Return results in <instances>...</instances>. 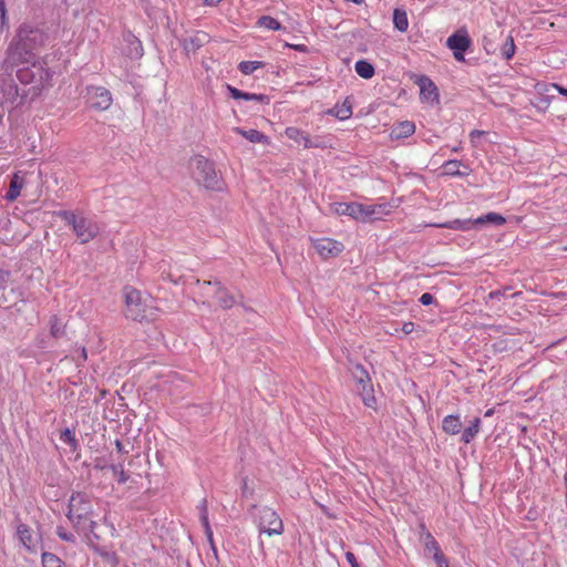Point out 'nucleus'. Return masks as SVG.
<instances>
[{
  "label": "nucleus",
  "instance_id": "nucleus-1",
  "mask_svg": "<svg viewBox=\"0 0 567 567\" xmlns=\"http://www.w3.org/2000/svg\"><path fill=\"white\" fill-rule=\"evenodd\" d=\"M48 35L40 29L21 25L16 41L8 49L4 63L11 68L32 64L39 74L42 85H50L51 73L38 60L37 52L44 47Z\"/></svg>",
  "mask_w": 567,
  "mask_h": 567
},
{
  "label": "nucleus",
  "instance_id": "nucleus-2",
  "mask_svg": "<svg viewBox=\"0 0 567 567\" xmlns=\"http://www.w3.org/2000/svg\"><path fill=\"white\" fill-rule=\"evenodd\" d=\"M91 514L92 505L89 496L82 492L73 493L69 501L66 517L73 523L74 527L89 529L95 538H99L94 534L96 523L90 519Z\"/></svg>",
  "mask_w": 567,
  "mask_h": 567
},
{
  "label": "nucleus",
  "instance_id": "nucleus-3",
  "mask_svg": "<svg viewBox=\"0 0 567 567\" xmlns=\"http://www.w3.org/2000/svg\"><path fill=\"white\" fill-rule=\"evenodd\" d=\"M54 215L72 228L81 244H86L94 239L99 234L97 225L91 219L83 216L82 213L73 210H59Z\"/></svg>",
  "mask_w": 567,
  "mask_h": 567
},
{
  "label": "nucleus",
  "instance_id": "nucleus-4",
  "mask_svg": "<svg viewBox=\"0 0 567 567\" xmlns=\"http://www.w3.org/2000/svg\"><path fill=\"white\" fill-rule=\"evenodd\" d=\"M505 218L497 213H487L476 219H453L443 224H433L437 228H449L453 230H470L473 226H483L485 224H494L501 226L505 224Z\"/></svg>",
  "mask_w": 567,
  "mask_h": 567
},
{
  "label": "nucleus",
  "instance_id": "nucleus-5",
  "mask_svg": "<svg viewBox=\"0 0 567 567\" xmlns=\"http://www.w3.org/2000/svg\"><path fill=\"white\" fill-rule=\"evenodd\" d=\"M125 317L133 321H143L147 318V306L142 298L141 291L125 287Z\"/></svg>",
  "mask_w": 567,
  "mask_h": 567
},
{
  "label": "nucleus",
  "instance_id": "nucleus-6",
  "mask_svg": "<svg viewBox=\"0 0 567 567\" xmlns=\"http://www.w3.org/2000/svg\"><path fill=\"white\" fill-rule=\"evenodd\" d=\"M350 371L353 375V379L357 381L358 391L362 396L364 405L373 408L375 404V398L373 395V385L369 372L360 363H355L352 368H350Z\"/></svg>",
  "mask_w": 567,
  "mask_h": 567
},
{
  "label": "nucleus",
  "instance_id": "nucleus-7",
  "mask_svg": "<svg viewBox=\"0 0 567 567\" xmlns=\"http://www.w3.org/2000/svg\"><path fill=\"white\" fill-rule=\"evenodd\" d=\"M258 528L260 535H281L284 533V523L279 515L272 508L262 507L259 511Z\"/></svg>",
  "mask_w": 567,
  "mask_h": 567
},
{
  "label": "nucleus",
  "instance_id": "nucleus-8",
  "mask_svg": "<svg viewBox=\"0 0 567 567\" xmlns=\"http://www.w3.org/2000/svg\"><path fill=\"white\" fill-rule=\"evenodd\" d=\"M471 43L472 41L465 30L453 33L446 40V45L453 51L455 60L461 62L465 60L464 52L470 49Z\"/></svg>",
  "mask_w": 567,
  "mask_h": 567
},
{
  "label": "nucleus",
  "instance_id": "nucleus-9",
  "mask_svg": "<svg viewBox=\"0 0 567 567\" xmlns=\"http://www.w3.org/2000/svg\"><path fill=\"white\" fill-rule=\"evenodd\" d=\"M313 247L317 252L324 259L336 257L344 249L342 243L331 238H319L313 240Z\"/></svg>",
  "mask_w": 567,
  "mask_h": 567
},
{
  "label": "nucleus",
  "instance_id": "nucleus-10",
  "mask_svg": "<svg viewBox=\"0 0 567 567\" xmlns=\"http://www.w3.org/2000/svg\"><path fill=\"white\" fill-rule=\"evenodd\" d=\"M89 103L92 109L106 110L112 104V95L109 90L95 86L89 90Z\"/></svg>",
  "mask_w": 567,
  "mask_h": 567
},
{
  "label": "nucleus",
  "instance_id": "nucleus-11",
  "mask_svg": "<svg viewBox=\"0 0 567 567\" xmlns=\"http://www.w3.org/2000/svg\"><path fill=\"white\" fill-rule=\"evenodd\" d=\"M285 135L297 145H302L306 150L321 146V143L317 138L312 140L308 133L295 126L287 127L285 130Z\"/></svg>",
  "mask_w": 567,
  "mask_h": 567
},
{
  "label": "nucleus",
  "instance_id": "nucleus-12",
  "mask_svg": "<svg viewBox=\"0 0 567 567\" xmlns=\"http://www.w3.org/2000/svg\"><path fill=\"white\" fill-rule=\"evenodd\" d=\"M188 167L192 174H197L202 177H212L213 175H216L214 164L203 155H195L190 157Z\"/></svg>",
  "mask_w": 567,
  "mask_h": 567
},
{
  "label": "nucleus",
  "instance_id": "nucleus-13",
  "mask_svg": "<svg viewBox=\"0 0 567 567\" xmlns=\"http://www.w3.org/2000/svg\"><path fill=\"white\" fill-rule=\"evenodd\" d=\"M416 84L420 87V99L422 102L433 103L437 101V87L431 79L425 75H421L416 80Z\"/></svg>",
  "mask_w": 567,
  "mask_h": 567
},
{
  "label": "nucleus",
  "instance_id": "nucleus-14",
  "mask_svg": "<svg viewBox=\"0 0 567 567\" xmlns=\"http://www.w3.org/2000/svg\"><path fill=\"white\" fill-rule=\"evenodd\" d=\"M389 213L390 208L388 204L363 205L361 221L367 223L381 219L382 216Z\"/></svg>",
  "mask_w": 567,
  "mask_h": 567
},
{
  "label": "nucleus",
  "instance_id": "nucleus-15",
  "mask_svg": "<svg viewBox=\"0 0 567 567\" xmlns=\"http://www.w3.org/2000/svg\"><path fill=\"white\" fill-rule=\"evenodd\" d=\"M28 66L20 68L17 72V76L20 82L24 84L33 83L34 87L42 90L48 85H42L39 81V74L37 69L33 68L32 64H27Z\"/></svg>",
  "mask_w": 567,
  "mask_h": 567
},
{
  "label": "nucleus",
  "instance_id": "nucleus-16",
  "mask_svg": "<svg viewBox=\"0 0 567 567\" xmlns=\"http://www.w3.org/2000/svg\"><path fill=\"white\" fill-rule=\"evenodd\" d=\"M207 41H208V34L203 31H198L188 38H185L182 41V45L187 53H195Z\"/></svg>",
  "mask_w": 567,
  "mask_h": 567
},
{
  "label": "nucleus",
  "instance_id": "nucleus-17",
  "mask_svg": "<svg viewBox=\"0 0 567 567\" xmlns=\"http://www.w3.org/2000/svg\"><path fill=\"white\" fill-rule=\"evenodd\" d=\"M363 212V204L359 203H338L336 205V213L340 215H349L357 220H361Z\"/></svg>",
  "mask_w": 567,
  "mask_h": 567
},
{
  "label": "nucleus",
  "instance_id": "nucleus-18",
  "mask_svg": "<svg viewBox=\"0 0 567 567\" xmlns=\"http://www.w3.org/2000/svg\"><path fill=\"white\" fill-rule=\"evenodd\" d=\"M214 285L217 287L214 297L217 299L219 306L223 309H230L236 303L235 297L230 295L219 281H215Z\"/></svg>",
  "mask_w": 567,
  "mask_h": 567
},
{
  "label": "nucleus",
  "instance_id": "nucleus-19",
  "mask_svg": "<svg viewBox=\"0 0 567 567\" xmlns=\"http://www.w3.org/2000/svg\"><path fill=\"white\" fill-rule=\"evenodd\" d=\"M415 132V125L411 121H402L393 126L391 137L395 140L405 138Z\"/></svg>",
  "mask_w": 567,
  "mask_h": 567
},
{
  "label": "nucleus",
  "instance_id": "nucleus-20",
  "mask_svg": "<svg viewBox=\"0 0 567 567\" xmlns=\"http://www.w3.org/2000/svg\"><path fill=\"white\" fill-rule=\"evenodd\" d=\"M442 430L446 434L455 435L458 434L462 430V422L460 415H447L442 421Z\"/></svg>",
  "mask_w": 567,
  "mask_h": 567
},
{
  "label": "nucleus",
  "instance_id": "nucleus-21",
  "mask_svg": "<svg viewBox=\"0 0 567 567\" xmlns=\"http://www.w3.org/2000/svg\"><path fill=\"white\" fill-rule=\"evenodd\" d=\"M17 535L22 545L31 553L35 551L31 529L25 524H19Z\"/></svg>",
  "mask_w": 567,
  "mask_h": 567
},
{
  "label": "nucleus",
  "instance_id": "nucleus-22",
  "mask_svg": "<svg viewBox=\"0 0 567 567\" xmlns=\"http://www.w3.org/2000/svg\"><path fill=\"white\" fill-rule=\"evenodd\" d=\"M199 518H200V523L204 527L205 535H206L208 542L210 543L212 548L215 550V546H214V542H213V530H212V527H210L209 520H208L207 501L205 498L202 501Z\"/></svg>",
  "mask_w": 567,
  "mask_h": 567
},
{
  "label": "nucleus",
  "instance_id": "nucleus-23",
  "mask_svg": "<svg viewBox=\"0 0 567 567\" xmlns=\"http://www.w3.org/2000/svg\"><path fill=\"white\" fill-rule=\"evenodd\" d=\"M334 115L341 120H348L352 115V102L349 97H347L342 103L336 104L333 109Z\"/></svg>",
  "mask_w": 567,
  "mask_h": 567
},
{
  "label": "nucleus",
  "instance_id": "nucleus-24",
  "mask_svg": "<svg viewBox=\"0 0 567 567\" xmlns=\"http://www.w3.org/2000/svg\"><path fill=\"white\" fill-rule=\"evenodd\" d=\"M234 131L252 143H268V137L257 130L245 131L236 127Z\"/></svg>",
  "mask_w": 567,
  "mask_h": 567
},
{
  "label": "nucleus",
  "instance_id": "nucleus-25",
  "mask_svg": "<svg viewBox=\"0 0 567 567\" xmlns=\"http://www.w3.org/2000/svg\"><path fill=\"white\" fill-rule=\"evenodd\" d=\"M354 70L359 76L365 80H369L374 75L373 65L365 60H359L355 62Z\"/></svg>",
  "mask_w": 567,
  "mask_h": 567
},
{
  "label": "nucleus",
  "instance_id": "nucleus-26",
  "mask_svg": "<svg viewBox=\"0 0 567 567\" xmlns=\"http://www.w3.org/2000/svg\"><path fill=\"white\" fill-rule=\"evenodd\" d=\"M10 181H11L10 186H9L7 194L4 195V198L8 202H14L20 196L21 189L24 186V179H10Z\"/></svg>",
  "mask_w": 567,
  "mask_h": 567
},
{
  "label": "nucleus",
  "instance_id": "nucleus-27",
  "mask_svg": "<svg viewBox=\"0 0 567 567\" xmlns=\"http://www.w3.org/2000/svg\"><path fill=\"white\" fill-rule=\"evenodd\" d=\"M50 334L54 339H60L65 334V324L61 321L58 316H52L50 318Z\"/></svg>",
  "mask_w": 567,
  "mask_h": 567
},
{
  "label": "nucleus",
  "instance_id": "nucleus-28",
  "mask_svg": "<svg viewBox=\"0 0 567 567\" xmlns=\"http://www.w3.org/2000/svg\"><path fill=\"white\" fill-rule=\"evenodd\" d=\"M197 184L212 192H221L226 188L225 179H197Z\"/></svg>",
  "mask_w": 567,
  "mask_h": 567
},
{
  "label": "nucleus",
  "instance_id": "nucleus-29",
  "mask_svg": "<svg viewBox=\"0 0 567 567\" xmlns=\"http://www.w3.org/2000/svg\"><path fill=\"white\" fill-rule=\"evenodd\" d=\"M393 23L394 27L401 31L405 32L409 28L408 14L404 10L395 9L393 12Z\"/></svg>",
  "mask_w": 567,
  "mask_h": 567
},
{
  "label": "nucleus",
  "instance_id": "nucleus-30",
  "mask_svg": "<svg viewBox=\"0 0 567 567\" xmlns=\"http://www.w3.org/2000/svg\"><path fill=\"white\" fill-rule=\"evenodd\" d=\"M461 166L462 164L457 161H449L443 166L442 175L450 177L466 175V172L461 171Z\"/></svg>",
  "mask_w": 567,
  "mask_h": 567
},
{
  "label": "nucleus",
  "instance_id": "nucleus-31",
  "mask_svg": "<svg viewBox=\"0 0 567 567\" xmlns=\"http://www.w3.org/2000/svg\"><path fill=\"white\" fill-rule=\"evenodd\" d=\"M481 420L480 417H475L470 426H467L462 433V441L464 443H470L474 436L478 433Z\"/></svg>",
  "mask_w": 567,
  "mask_h": 567
},
{
  "label": "nucleus",
  "instance_id": "nucleus-32",
  "mask_svg": "<svg viewBox=\"0 0 567 567\" xmlns=\"http://www.w3.org/2000/svg\"><path fill=\"white\" fill-rule=\"evenodd\" d=\"M262 66L264 63L260 61H243L239 63L238 69L243 74L249 75Z\"/></svg>",
  "mask_w": 567,
  "mask_h": 567
},
{
  "label": "nucleus",
  "instance_id": "nucleus-33",
  "mask_svg": "<svg viewBox=\"0 0 567 567\" xmlns=\"http://www.w3.org/2000/svg\"><path fill=\"white\" fill-rule=\"evenodd\" d=\"M60 440L68 444L72 452H75L79 447L74 433L68 427L61 432Z\"/></svg>",
  "mask_w": 567,
  "mask_h": 567
},
{
  "label": "nucleus",
  "instance_id": "nucleus-34",
  "mask_svg": "<svg viewBox=\"0 0 567 567\" xmlns=\"http://www.w3.org/2000/svg\"><path fill=\"white\" fill-rule=\"evenodd\" d=\"M421 542L424 545V551L426 556L440 549L439 543L435 540L431 533H425V537Z\"/></svg>",
  "mask_w": 567,
  "mask_h": 567
},
{
  "label": "nucleus",
  "instance_id": "nucleus-35",
  "mask_svg": "<svg viewBox=\"0 0 567 567\" xmlns=\"http://www.w3.org/2000/svg\"><path fill=\"white\" fill-rule=\"evenodd\" d=\"M231 96L236 100H262V95H257L255 93H246L231 85H227Z\"/></svg>",
  "mask_w": 567,
  "mask_h": 567
},
{
  "label": "nucleus",
  "instance_id": "nucleus-36",
  "mask_svg": "<svg viewBox=\"0 0 567 567\" xmlns=\"http://www.w3.org/2000/svg\"><path fill=\"white\" fill-rule=\"evenodd\" d=\"M257 24L268 30H279L281 24L278 20L269 16H262L258 19Z\"/></svg>",
  "mask_w": 567,
  "mask_h": 567
},
{
  "label": "nucleus",
  "instance_id": "nucleus-37",
  "mask_svg": "<svg viewBox=\"0 0 567 567\" xmlns=\"http://www.w3.org/2000/svg\"><path fill=\"white\" fill-rule=\"evenodd\" d=\"M515 51H516V45L514 43V39L512 35H508L506 38V41L502 45V49H501L502 55L504 59L511 60L514 56Z\"/></svg>",
  "mask_w": 567,
  "mask_h": 567
},
{
  "label": "nucleus",
  "instance_id": "nucleus-38",
  "mask_svg": "<svg viewBox=\"0 0 567 567\" xmlns=\"http://www.w3.org/2000/svg\"><path fill=\"white\" fill-rule=\"evenodd\" d=\"M43 567H63V561L54 554L44 551L42 554Z\"/></svg>",
  "mask_w": 567,
  "mask_h": 567
},
{
  "label": "nucleus",
  "instance_id": "nucleus-39",
  "mask_svg": "<svg viewBox=\"0 0 567 567\" xmlns=\"http://www.w3.org/2000/svg\"><path fill=\"white\" fill-rule=\"evenodd\" d=\"M114 475L117 476V483L118 484H125L128 480V475L125 473L124 467L121 463L118 464H112L110 466Z\"/></svg>",
  "mask_w": 567,
  "mask_h": 567
},
{
  "label": "nucleus",
  "instance_id": "nucleus-40",
  "mask_svg": "<svg viewBox=\"0 0 567 567\" xmlns=\"http://www.w3.org/2000/svg\"><path fill=\"white\" fill-rule=\"evenodd\" d=\"M488 133L485 132V131H480V130H474L470 133V140H471V143L475 146V147H480L482 146V142L481 140L486 137Z\"/></svg>",
  "mask_w": 567,
  "mask_h": 567
},
{
  "label": "nucleus",
  "instance_id": "nucleus-41",
  "mask_svg": "<svg viewBox=\"0 0 567 567\" xmlns=\"http://www.w3.org/2000/svg\"><path fill=\"white\" fill-rule=\"evenodd\" d=\"M512 288L509 286L504 287L503 289L494 290L488 293L489 300H501L502 298L507 296V292Z\"/></svg>",
  "mask_w": 567,
  "mask_h": 567
},
{
  "label": "nucleus",
  "instance_id": "nucleus-42",
  "mask_svg": "<svg viewBox=\"0 0 567 567\" xmlns=\"http://www.w3.org/2000/svg\"><path fill=\"white\" fill-rule=\"evenodd\" d=\"M433 559L436 563L437 567H449V563L442 553L441 548L434 553H432Z\"/></svg>",
  "mask_w": 567,
  "mask_h": 567
},
{
  "label": "nucleus",
  "instance_id": "nucleus-43",
  "mask_svg": "<svg viewBox=\"0 0 567 567\" xmlns=\"http://www.w3.org/2000/svg\"><path fill=\"white\" fill-rule=\"evenodd\" d=\"M56 534L62 540L70 542V543L75 542V536L70 532H66L63 527H58Z\"/></svg>",
  "mask_w": 567,
  "mask_h": 567
},
{
  "label": "nucleus",
  "instance_id": "nucleus-44",
  "mask_svg": "<svg viewBox=\"0 0 567 567\" xmlns=\"http://www.w3.org/2000/svg\"><path fill=\"white\" fill-rule=\"evenodd\" d=\"M544 92H549V87L557 90L561 95L567 96V89L560 86L559 84L551 83V84H544Z\"/></svg>",
  "mask_w": 567,
  "mask_h": 567
},
{
  "label": "nucleus",
  "instance_id": "nucleus-45",
  "mask_svg": "<svg viewBox=\"0 0 567 567\" xmlns=\"http://www.w3.org/2000/svg\"><path fill=\"white\" fill-rule=\"evenodd\" d=\"M420 302L423 306H430L434 302V297L430 292H425L420 297Z\"/></svg>",
  "mask_w": 567,
  "mask_h": 567
},
{
  "label": "nucleus",
  "instance_id": "nucleus-46",
  "mask_svg": "<svg viewBox=\"0 0 567 567\" xmlns=\"http://www.w3.org/2000/svg\"><path fill=\"white\" fill-rule=\"evenodd\" d=\"M10 277V271L0 269V290L4 289Z\"/></svg>",
  "mask_w": 567,
  "mask_h": 567
},
{
  "label": "nucleus",
  "instance_id": "nucleus-47",
  "mask_svg": "<svg viewBox=\"0 0 567 567\" xmlns=\"http://www.w3.org/2000/svg\"><path fill=\"white\" fill-rule=\"evenodd\" d=\"M346 558H347L348 563L351 565V567H360V565L358 564L357 558L352 551H347Z\"/></svg>",
  "mask_w": 567,
  "mask_h": 567
},
{
  "label": "nucleus",
  "instance_id": "nucleus-48",
  "mask_svg": "<svg viewBox=\"0 0 567 567\" xmlns=\"http://www.w3.org/2000/svg\"><path fill=\"white\" fill-rule=\"evenodd\" d=\"M401 330H402V332L404 334H410L414 330V323L413 322H404L402 324V329Z\"/></svg>",
  "mask_w": 567,
  "mask_h": 567
},
{
  "label": "nucleus",
  "instance_id": "nucleus-49",
  "mask_svg": "<svg viewBox=\"0 0 567 567\" xmlns=\"http://www.w3.org/2000/svg\"><path fill=\"white\" fill-rule=\"evenodd\" d=\"M0 17L3 23L7 19V7L4 0H0Z\"/></svg>",
  "mask_w": 567,
  "mask_h": 567
},
{
  "label": "nucleus",
  "instance_id": "nucleus-50",
  "mask_svg": "<svg viewBox=\"0 0 567 567\" xmlns=\"http://www.w3.org/2000/svg\"><path fill=\"white\" fill-rule=\"evenodd\" d=\"M241 493H243V496H245V497L248 496L249 494H251V491L248 488L247 477L243 478Z\"/></svg>",
  "mask_w": 567,
  "mask_h": 567
},
{
  "label": "nucleus",
  "instance_id": "nucleus-51",
  "mask_svg": "<svg viewBox=\"0 0 567 567\" xmlns=\"http://www.w3.org/2000/svg\"><path fill=\"white\" fill-rule=\"evenodd\" d=\"M115 447L118 453L127 454L128 451L125 449L124 444L120 440H115Z\"/></svg>",
  "mask_w": 567,
  "mask_h": 567
},
{
  "label": "nucleus",
  "instance_id": "nucleus-52",
  "mask_svg": "<svg viewBox=\"0 0 567 567\" xmlns=\"http://www.w3.org/2000/svg\"><path fill=\"white\" fill-rule=\"evenodd\" d=\"M289 47L296 51L303 52V53L308 51V48L305 44H290Z\"/></svg>",
  "mask_w": 567,
  "mask_h": 567
},
{
  "label": "nucleus",
  "instance_id": "nucleus-53",
  "mask_svg": "<svg viewBox=\"0 0 567 567\" xmlns=\"http://www.w3.org/2000/svg\"><path fill=\"white\" fill-rule=\"evenodd\" d=\"M223 0H204V6L214 7L221 2Z\"/></svg>",
  "mask_w": 567,
  "mask_h": 567
},
{
  "label": "nucleus",
  "instance_id": "nucleus-54",
  "mask_svg": "<svg viewBox=\"0 0 567 567\" xmlns=\"http://www.w3.org/2000/svg\"><path fill=\"white\" fill-rule=\"evenodd\" d=\"M425 533H430L424 524L420 525V540L424 539Z\"/></svg>",
  "mask_w": 567,
  "mask_h": 567
},
{
  "label": "nucleus",
  "instance_id": "nucleus-55",
  "mask_svg": "<svg viewBox=\"0 0 567 567\" xmlns=\"http://www.w3.org/2000/svg\"><path fill=\"white\" fill-rule=\"evenodd\" d=\"M81 352H82V357H83V359H86V350H85V348H82V351H81Z\"/></svg>",
  "mask_w": 567,
  "mask_h": 567
},
{
  "label": "nucleus",
  "instance_id": "nucleus-56",
  "mask_svg": "<svg viewBox=\"0 0 567 567\" xmlns=\"http://www.w3.org/2000/svg\"><path fill=\"white\" fill-rule=\"evenodd\" d=\"M520 295H522V291H517V292H515V293L511 295V297H512V298H515V297L520 296Z\"/></svg>",
  "mask_w": 567,
  "mask_h": 567
},
{
  "label": "nucleus",
  "instance_id": "nucleus-57",
  "mask_svg": "<svg viewBox=\"0 0 567 567\" xmlns=\"http://www.w3.org/2000/svg\"><path fill=\"white\" fill-rule=\"evenodd\" d=\"M203 285H204L205 287H209V286L212 285V281H204V282H203Z\"/></svg>",
  "mask_w": 567,
  "mask_h": 567
},
{
  "label": "nucleus",
  "instance_id": "nucleus-58",
  "mask_svg": "<svg viewBox=\"0 0 567 567\" xmlns=\"http://www.w3.org/2000/svg\"><path fill=\"white\" fill-rule=\"evenodd\" d=\"M11 177H14V178L20 177V176H19V172H14V173L12 174V176H11Z\"/></svg>",
  "mask_w": 567,
  "mask_h": 567
},
{
  "label": "nucleus",
  "instance_id": "nucleus-59",
  "mask_svg": "<svg viewBox=\"0 0 567 567\" xmlns=\"http://www.w3.org/2000/svg\"><path fill=\"white\" fill-rule=\"evenodd\" d=\"M492 413H493V411H492V410H488V411L486 412V414H485V415H486V416H489V415H492Z\"/></svg>",
  "mask_w": 567,
  "mask_h": 567
},
{
  "label": "nucleus",
  "instance_id": "nucleus-60",
  "mask_svg": "<svg viewBox=\"0 0 567 567\" xmlns=\"http://www.w3.org/2000/svg\"><path fill=\"white\" fill-rule=\"evenodd\" d=\"M95 467L101 468V470L104 468V466L102 464H96Z\"/></svg>",
  "mask_w": 567,
  "mask_h": 567
},
{
  "label": "nucleus",
  "instance_id": "nucleus-61",
  "mask_svg": "<svg viewBox=\"0 0 567 567\" xmlns=\"http://www.w3.org/2000/svg\"><path fill=\"white\" fill-rule=\"evenodd\" d=\"M563 250H564V251H567V246H564V247H563Z\"/></svg>",
  "mask_w": 567,
  "mask_h": 567
}]
</instances>
